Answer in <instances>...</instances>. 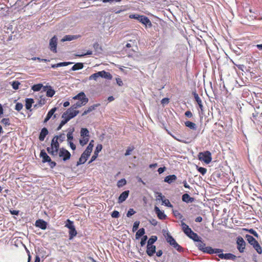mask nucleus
Here are the masks:
<instances>
[{
	"mask_svg": "<svg viewBox=\"0 0 262 262\" xmlns=\"http://www.w3.org/2000/svg\"><path fill=\"white\" fill-rule=\"evenodd\" d=\"M80 135L82 137L89 138V132L86 128H82L80 130Z\"/></svg>",
	"mask_w": 262,
	"mask_h": 262,
	"instance_id": "37",
	"label": "nucleus"
},
{
	"mask_svg": "<svg viewBox=\"0 0 262 262\" xmlns=\"http://www.w3.org/2000/svg\"><path fill=\"white\" fill-rule=\"evenodd\" d=\"M75 130L74 127H70L68 129V134H67V141L68 142L72 141L73 140V133Z\"/></svg>",
	"mask_w": 262,
	"mask_h": 262,
	"instance_id": "28",
	"label": "nucleus"
},
{
	"mask_svg": "<svg viewBox=\"0 0 262 262\" xmlns=\"http://www.w3.org/2000/svg\"><path fill=\"white\" fill-rule=\"evenodd\" d=\"M25 107L27 110H29L30 112L32 111L31 107L34 103V100L32 98H26V99Z\"/></svg>",
	"mask_w": 262,
	"mask_h": 262,
	"instance_id": "29",
	"label": "nucleus"
},
{
	"mask_svg": "<svg viewBox=\"0 0 262 262\" xmlns=\"http://www.w3.org/2000/svg\"><path fill=\"white\" fill-rule=\"evenodd\" d=\"M145 233V229L143 228H140L136 233V239H138L140 237L144 236Z\"/></svg>",
	"mask_w": 262,
	"mask_h": 262,
	"instance_id": "36",
	"label": "nucleus"
},
{
	"mask_svg": "<svg viewBox=\"0 0 262 262\" xmlns=\"http://www.w3.org/2000/svg\"><path fill=\"white\" fill-rule=\"evenodd\" d=\"M198 159L206 164H209L212 160L211 152L209 151L201 152L198 155Z\"/></svg>",
	"mask_w": 262,
	"mask_h": 262,
	"instance_id": "6",
	"label": "nucleus"
},
{
	"mask_svg": "<svg viewBox=\"0 0 262 262\" xmlns=\"http://www.w3.org/2000/svg\"><path fill=\"white\" fill-rule=\"evenodd\" d=\"M197 170L202 175L205 174L207 172V169L205 168L202 167L197 166Z\"/></svg>",
	"mask_w": 262,
	"mask_h": 262,
	"instance_id": "49",
	"label": "nucleus"
},
{
	"mask_svg": "<svg viewBox=\"0 0 262 262\" xmlns=\"http://www.w3.org/2000/svg\"><path fill=\"white\" fill-rule=\"evenodd\" d=\"M129 193V191L128 190L122 192L118 198V203L120 204L124 202L128 198Z\"/></svg>",
	"mask_w": 262,
	"mask_h": 262,
	"instance_id": "17",
	"label": "nucleus"
},
{
	"mask_svg": "<svg viewBox=\"0 0 262 262\" xmlns=\"http://www.w3.org/2000/svg\"><path fill=\"white\" fill-rule=\"evenodd\" d=\"M23 107V105L21 103L17 102L16 103L15 106V110L17 111H20Z\"/></svg>",
	"mask_w": 262,
	"mask_h": 262,
	"instance_id": "56",
	"label": "nucleus"
},
{
	"mask_svg": "<svg viewBox=\"0 0 262 262\" xmlns=\"http://www.w3.org/2000/svg\"><path fill=\"white\" fill-rule=\"evenodd\" d=\"M136 213V211H134V210L133 208H130L128 211H127V213L126 214V216L128 217H130L132 215Z\"/></svg>",
	"mask_w": 262,
	"mask_h": 262,
	"instance_id": "58",
	"label": "nucleus"
},
{
	"mask_svg": "<svg viewBox=\"0 0 262 262\" xmlns=\"http://www.w3.org/2000/svg\"><path fill=\"white\" fill-rule=\"evenodd\" d=\"M74 100H78L79 101H84V99L89 101V99L86 97L83 92H80L73 98Z\"/></svg>",
	"mask_w": 262,
	"mask_h": 262,
	"instance_id": "20",
	"label": "nucleus"
},
{
	"mask_svg": "<svg viewBox=\"0 0 262 262\" xmlns=\"http://www.w3.org/2000/svg\"><path fill=\"white\" fill-rule=\"evenodd\" d=\"M138 21L145 26L146 27L150 28L152 27V24L150 19L146 16L140 15Z\"/></svg>",
	"mask_w": 262,
	"mask_h": 262,
	"instance_id": "11",
	"label": "nucleus"
},
{
	"mask_svg": "<svg viewBox=\"0 0 262 262\" xmlns=\"http://www.w3.org/2000/svg\"><path fill=\"white\" fill-rule=\"evenodd\" d=\"M253 247L254 248V249L256 251V252L258 254H261L262 253L261 247V246H260L258 242L256 244H255L254 245H253Z\"/></svg>",
	"mask_w": 262,
	"mask_h": 262,
	"instance_id": "40",
	"label": "nucleus"
},
{
	"mask_svg": "<svg viewBox=\"0 0 262 262\" xmlns=\"http://www.w3.org/2000/svg\"><path fill=\"white\" fill-rule=\"evenodd\" d=\"M172 212H173V215L176 217L178 218L179 219H183V216L182 215V214L181 213H180L179 212V211H178V210H173Z\"/></svg>",
	"mask_w": 262,
	"mask_h": 262,
	"instance_id": "44",
	"label": "nucleus"
},
{
	"mask_svg": "<svg viewBox=\"0 0 262 262\" xmlns=\"http://www.w3.org/2000/svg\"><path fill=\"white\" fill-rule=\"evenodd\" d=\"M89 138L82 137V139H80L79 142L81 145L83 146L89 142Z\"/></svg>",
	"mask_w": 262,
	"mask_h": 262,
	"instance_id": "48",
	"label": "nucleus"
},
{
	"mask_svg": "<svg viewBox=\"0 0 262 262\" xmlns=\"http://www.w3.org/2000/svg\"><path fill=\"white\" fill-rule=\"evenodd\" d=\"M196 246L198 247L200 251H202L204 253L209 254H213L214 253L218 254L223 252V250L218 248H212L211 247L206 246V244L203 242H201L200 244H196Z\"/></svg>",
	"mask_w": 262,
	"mask_h": 262,
	"instance_id": "3",
	"label": "nucleus"
},
{
	"mask_svg": "<svg viewBox=\"0 0 262 262\" xmlns=\"http://www.w3.org/2000/svg\"><path fill=\"white\" fill-rule=\"evenodd\" d=\"M72 62L70 61H65V62H59L57 63V67H64V66H67L68 65L72 64Z\"/></svg>",
	"mask_w": 262,
	"mask_h": 262,
	"instance_id": "45",
	"label": "nucleus"
},
{
	"mask_svg": "<svg viewBox=\"0 0 262 262\" xmlns=\"http://www.w3.org/2000/svg\"><path fill=\"white\" fill-rule=\"evenodd\" d=\"M181 225L182 228V230L184 233L190 238L192 239L194 242H197L196 244H200L201 242H203L201 237H200L197 233L194 232L184 222L181 221Z\"/></svg>",
	"mask_w": 262,
	"mask_h": 262,
	"instance_id": "1",
	"label": "nucleus"
},
{
	"mask_svg": "<svg viewBox=\"0 0 262 262\" xmlns=\"http://www.w3.org/2000/svg\"><path fill=\"white\" fill-rule=\"evenodd\" d=\"M83 68V63L82 62L76 63L71 69L70 71H75L81 70Z\"/></svg>",
	"mask_w": 262,
	"mask_h": 262,
	"instance_id": "35",
	"label": "nucleus"
},
{
	"mask_svg": "<svg viewBox=\"0 0 262 262\" xmlns=\"http://www.w3.org/2000/svg\"><path fill=\"white\" fill-rule=\"evenodd\" d=\"M43 85L41 83H38L36 84H34L32 86V89L34 92H38L41 90V89L43 88Z\"/></svg>",
	"mask_w": 262,
	"mask_h": 262,
	"instance_id": "38",
	"label": "nucleus"
},
{
	"mask_svg": "<svg viewBox=\"0 0 262 262\" xmlns=\"http://www.w3.org/2000/svg\"><path fill=\"white\" fill-rule=\"evenodd\" d=\"M237 249L240 253H243L245 249L246 243L243 238L238 236L236 240Z\"/></svg>",
	"mask_w": 262,
	"mask_h": 262,
	"instance_id": "8",
	"label": "nucleus"
},
{
	"mask_svg": "<svg viewBox=\"0 0 262 262\" xmlns=\"http://www.w3.org/2000/svg\"><path fill=\"white\" fill-rule=\"evenodd\" d=\"M79 113V111H74L73 112H70V109H68L62 115L61 117L63 119L61 120L59 126L57 127V130H60L64 124H66L70 120L76 116Z\"/></svg>",
	"mask_w": 262,
	"mask_h": 262,
	"instance_id": "2",
	"label": "nucleus"
},
{
	"mask_svg": "<svg viewBox=\"0 0 262 262\" xmlns=\"http://www.w3.org/2000/svg\"><path fill=\"white\" fill-rule=\"evenodd\" d=\"M40 157L42 158V162L43 163H48L51 159L44 149L41 150Z\"/></svg>",
	"mask_w": 262,
	"mask_h": 262,
	"instance_id": "18",
	"label": "nucleus"
},
{
	"mask_svg": "<svg viewBox=\"0 0 262 262\" xmlns=\"http://www.w3.org/2000/svg\"><path fill=\"white\" fill-rule=\"evenodd\" d=\"M165 237L167 242L171 246L173 247L174 245L176 244L177 242L168 232H167L166 234L165 235Z\"/></svg>",
	"mask_w": 262,
	"mask_h": 262,
	"instance_id": "19",
	"label": "nucleus"
},
{
	"mask_svg": "<svg viewBox=\"0 0 262 262\" xmlns=\"http://www.w3.org/2000/svg\"><path fill=\"white\" fill-rule=\"evenodd\" d=\"M218 256L222 259H232L234 260L236 256L232 253H223L222 252L219 253Z\"/></svg>",
	"mask_w": 262,
	"mask_h": 262,
	"instance_id": "12",
	"label": "nucleus"
},
{
	"mask_svg": "<svg viewBox=\"0 0 262 262\" xmlns=\"http://www.w3.org/2000/svg\"><path fill=\"white\" fill-rule=\"evenodd\" d=\"M65 227L69 229V239H72L77 234V232L74 225V222L69 219L66 221Z\"/></svg>",
	"mask_w": 262,
	"mask_h": 262,
	"instance_id": "5",
	"label": "nucleus"
},
{
	"mask_svg": "<svg viewBox=\"0 0 262 262\" xmlns=\"http://www.w3.org/2000/svg\"><path fill=\"white\" fill-rule=\"evenodd\" d=\"M193 95L194 96V99L198 104L202 102L201 98L199 96V95L195 92H193Z\"/></svg>",
	"mask_w": 262,
	"mask_h": 262,
	"instance_id": "53",
	"label": "nucleus"
},
{
	"mask_svg": "<svg viewBox=\"0 0 262 262\" xmlns=\"http://www.w3.org/2000/svg\"><path fill=\"white\" fill-rule=\"evenodd\" d=\"M43 92L46 91V96L48 97H52L54 96L55 93V91L53 89L51 86H43L42 91Z\"/></svg>",
	"mask_w": 262,
	"mask_h": 262,
	"instance_id": "15",
	"label": "nucleus"
},
{
	"mask_svg": "<svg viewBox=\"0 0 262 262\" xmlns=\"http://www.w3.org/2000/svg\"><path fill=\"white\" fill-rule=\"evenodd\" d=\"M58 155L59 157L64 162L69 160L71 157V153L64 147L60 148L59 151L58 152Z\"/></svg>",
	"mask_w": 262,
	"mask_h": 262,
	"instance_id": "7",
	"label": "nucleus"
},
{
	"mask_svg": "<svg viewBox=\"0 0 262 262\" xmlns=\"http://www.w3.org/2000/svg\"><path fill=\"white\" fill-rule=\"evenodd\" d=\"M91 153L85 150L81 155L79 160L77 161L76 166H79L81 164H84L87 161Z\"/></svg>",
	"mask_w": 262,
	"mask_h": 262,
	"instance_id": "10",
	"label": "nucleus"
},
{
	"mask_svg": "<svg viewBox=\"0 0 262 262\" xmlns=\"http://www.w3.org/2000/svg\"><path fill=\"white\" fill-rule=\"evenodd\" d=\"M173 247L174 248L179 252H183L184 251V248L179 245L177 243L173 246Z\"/></svg>",
	"mask_w": 262,
	"mask_h": 262,
	"instance_id": "46",
	"label": "nucleus"
},
{
	"mask_svg": "<svg viewBox=\"0 0 262 262\" xmlns=\"http://www.w3.org/2000/svg\"><path fill=\"white\" fill-rule=\"evenodd\" d=\"M162 202L163 204H165V205L168 207H172L173 206L170 203V202L169 201V200L168 199H164L163 201H162Z\"/></svg>",
	"mask_w": 262,
	"mask_h": 262,
	"instance_id": "55",
	"label": "nucleus"
},
{
	"mask_svg": "<svg viewBox=\"0 0 262 262\" xmlns=\"http://www.w3.org/2000/svg\"><path fill=\"white\" fill-rule=\"evenodd\" d=\"M245 238L248 242L252 246L258 242L252 236L249 234H246Z\"/></svg>",
	"mask_w": 262,
	"mask_h": 262,
	"instance_id": "31",
	"label": "nucleus"
},
{
	"mask_svg": "<svg viewBox=\"0 0 262 262\" xmlns=\"http://www.w3.org/2000/svg\"><path fill=\"white\" fill-rule=\"evenodd\" d=\"M20 82H18V81H14L12 82L11 85H12L13 89L16 90L18 89L19 85H20Z\"/></svg>",
	"mask_w": 262,
	"mask_h": 262,
	"instance_id": "51",
	"label": "nucleus"
},
{
	"mask_svg": "<svg viewBox=\"0 0 262 262\" xmlns=\"http://www.w3.org/2000/svg\"><path fill=\"white\" fill-rule=\"evenodd\" d=\"M94 140H91L90 142L89 143L88 146H87L86 148L85 149V150L88 151L89 152L91 153L92 152V151L93 150V148L94 147Z\"/></svg>",
	"mask_w": 262,
	"mask_h": 262,
	"instance_id": "42",
	"label": "nucleus"
},
{
	"mask_svg": "<svg viewBox=\"0 0 262 262\" xmlns=\"http://www.w3.org/2000/svg\"><path fill=\"white\" fill-rule=\"evenodd\" d=\"M157 237L155 235L151 236L147 241V245H153V244L157 241Z\"/></svg>",
	"mask_w": 262,
	"mask_h": 262,
	"instance_id": "39",
	"label": "nucleus"
},
{
	"mask_svg": "<svg viewBox=\"0 0 262 262\" xmlns=\"http://www.w3.org/2000/svg\"><path fill=\"white\" fill-rule=\"evenodd\" d=\"M182 201L186 203H192L194 201V198L190 196L188 193H184L182 196Z\"/></svg>",
	"mask_w": 262,
	"mask_h": 262,
	"instance_id": "24",
	"label": "nucleus"
},
{
	"mask_svg": "<svg viewBox=\"0 0 262 262\" xmlns=\"http://www.w3.org/2000/svg\"><path fill=\"white\" fill-rule=\"evenodd\" d=\"M87 103V100L84 99V101H78L76 103L73 104L70 108V112H73L74 111H76L75 109L79 108L82 106L85 105Z\"/></svg>",
	"mask_w": 262,
	"mask_h": 262,
	"instance_id": "14",
	"label": "nucleus"
},
{
	"mask_svg": "<svg viewBox=\"0 0 262 262\" xmlns=\"http://www.w3.org/2000/svg\"><path fill=\"white\" fill-rule=\"evenodd\" d=\"M58 38L56 36L54 35L49 42V49L54 53H57V45Z\"/></svg>",
	"mask_w": 262,
	"mask_h": 262,
	"instance_id": "9",
	"label": "nucleus"
},
{
	"mask_svg": "<svg viewBox=\"0 0 262 262\" xmlns=\"http://www.w3.org/2000/svg\"><path fill=\"white\" fill-rule=\"evenodd\" d=\"M177 179V177L174 174L168 175L165 177L164 182L168 184H171L175 181Z\"/></svg>",
	"mask_w": 262,
	"mask_h": 262,
	"instance_id": "27",
	"label": "nucleus"
},
{
	"mask_svg": "<svg viewBox=\"0 0 262 262\" xmlns=\"http://www.w3.org/2000/svg\"><path fill=\"white\" fill-rule=\"evenodd\" d=\"M134 149V147L133 146H128L125 151V156H127L130 155L131 152Z\"/></svg>",
	"mask_w": 262,
	"mask_h": 262,
	"instance_id": "52",
	"label": "nucleus"
},
{
	"mask_svg": "<svg viewBox=\"0 0 262 262\" xmlns=\"http://www.w3.org/2000/svg\"><path fill=\"white\" fill-rule=\"evenodd\" d=\"M247 231H248L250 234L253 235L254 236L258 237V234L256 232V231L254 230L253 229H246Z\"/></svg>",
	"mask_w": 262,
	"mask_h": 262,
	"instance_id": "57",
	"label": "nucleus"
},
{
	"mask_svg": "<svg viewBox=\"0 0 262 262\" xmlns=\"http://www.w3.org/2000/svg\"><path fill=\"white\" fill-rule=\"evenodd\" d=\"M54 137L57 138V140H59V142L61 143L65 140L66 135L64 133H61L59 135H56Z\"/></svg>",
	"mask_w": 262,
	"mask_h": 262,
	"instance_id": "41",
	"label": "nucleus"
},
{
	"mask_svg": "<svg viewBox=\"0 0 262 262\" xmlns=\"http://www.w3.org/2000/svg\"><path fill=\"white\" fill-rule=\"evenodd\" d=\"M79 37V35H66L61 39V41L64 42L66 41H71L74 39H77Z\"/></svg>",
	"mask_w": 262,
	"mask_h": 262,
	"instance_id": "30",
	"label": "nucleus"
},
{
	"mask_svg": "<svg viewBox=\"0 0 262 262\" xmlns=\"http://www.w3.org/2000/svg\"><path fill=\"white\" fill-rule=\"evenodd\" d=\"M140 223V221H135L134 222L132 229L133 232H135L138 230V229L139 228Z\"/></svg>",
	"mask_w": 262,
	"mask_h": 262,
	"instance_id": "47",
	"label": "nucleus"
},
{
	"mask_svg": "<svg viewBox=\"0 0 262 262\" xmlns=\"http://www.w3.org/2000/svg\"><path fill=\"white\" fill-rule=\"evenodd\" d=\"M100 73L101 74V78L108 80H111L112 79V76L109 72L103 70L100 71Z\"/></svg>",
	"mask_w": 262,
	"mask_h": 262,
	"instance_id": "33",
	"label": "nucleus"
},
{
	"mask_svg": "<svg viewBox=\"0 0 262 262\" xmlns=\"http://www.w3.org/2000/svg\"><path fill=\"white\" fill-rule=\"evenodd\" d=\"M56 110H57V107H54L48 112L45 119H44V121H43L44 123H47L51 118V117L53 116V115H54L55 112L56 111Z\"/></svg>",
	"mask_w": 262,
	"mask_h": 262,
	"instance_id": "22",
	"label": "nucleus"
},
{
	"mask_svg": "<svg viewBox=\"0 0 262 262\" xmlns=\"http://www.w3.org/2000/svg\"><path fill=\"white\" fill-rule=\"evenodd\" d=\"M100 105V103L94 104L93 105L90 106L87 110H85L82 113V116H84L88 113L91 112L93 110H95L97 107Z\"/></svg>",
	"mask_w": 262,
	"mask_h": 262,
	"instance_id": "26",
	"label": "nucleus"
},
{
	"mask_svg": "<svg viewBox=\"0 0 262 262\" xmlns=\"http://www.w3.org/2000/svg\"><path fill=\"white\" fill-rule=\"evenodd\" d=\"M119 215L120 214L119 211L117 210H114L111 213V216L113 218H118L119 217Z\"/></svg>",
	"mask_w": 262,
	"mask_h": 262,
	"instance_id": "59",
	"label": "nucleus"
},
{
	"mask_svg": "<svg viewBox=\"0 0 262 262\" xmlns=\"http://www.w3.org/2000/svg\"><path fill=\"white\" fill-rule=\"evenodd\" d=\"M116 80L117 83L118 84L119 86L123 85V81L120 78H119V77L117 78L116 79Z\"/></svg>",
	"mask_w": 262,
	"mask_h": 262,
	"instance_id": "63",
	"label": "nucleus"
},
{
	"mask_svg": "<svg viewBox=\"0 0 262 262\" xmlns=\"http://www.w3.org/2000/svg\"><path fill=\"white\" fill-rule=\"evenodd\" d=\"M102 149V145L101 144H99L96 146L94 153L93 155L92 156V160H95L96 159V158L98 156L99 152L101 151Z\"/></svg>",
	"mask_w": 262,
	"mask_h": 262,
	"instance_id": "25",
	"label": "nucleus"
},
{
	"mask_svg": "<svg viewBox=\"0 0 262 262\" xmlns=\"http://www.w3.org/2000/svg\"><path fill=\"white\" fill-rule=\"evenodd\" d=\"M126 184V181L125 179H122L117 182V186L119 188L122 187Z\"/></svg>",
	"mask_w": 262,
	"mask_h": 262,
	"instance_id": "43",
	"label": "nucleus"
},
{
	"mask_svg": "<svg viewBox=\"0 0 262 262\" xmlns=\"http://www.w3.org/2000/svg\"><path fill=\"white\" fill-rule=\"evenodd\" d=\"M99 78H101V74L100 71L95 73L92 74L89 78L90 80H94L97 81Z\"/></svg>",
	"mask_w": 262,
	"mask_h": 262,
	"instance_id": "34",
	"label": "nucleus"
},
{
	"mask_svg": "<svg viewBox=\"0 0 262 262\" xmlns=\"http://www.w3.org/2000/svg\"><path fill=\"white\" fill-rule=\"evenodd\" d=\"M48 134H49V131H48V129L46 127L42 128L41 129V131L39 133V140L40 141H43L45 140L46 136L47 135H48Z\"/></svg>",
	"mask_w": 262,
	"mask_h": 262,
	"instance_id": "21",
	"label": "nucleus"
},
{
	"mask_svg": "<svg viewBox=\"0 0 262 262\" xmlns=\"http://www.w3.org/2000/svg\"><path fill=\"white\" fill-rule=\"evenodd\" d=\"M146 253L149 256H152L156 253V247L154 245H147Z\"/></svg>",
	"mask_w": 262,
	"mask_h": 262,
	"instance_id": "23",
	"label": "nucleus"
},
{
	"mask_svg": "<svg viewBox=\"0 0 262 262\" xmlns=\"http://www.w3.org/2000/svg\"><path fill=\"white\" fill-rule=\"evenodd\" d=\"M60 148V144L57 138L54 137L51 141V146L47 148V151L52 157H55L58 156Z\"/></svg>",
	"mask_w": 262,
	"mask_h": 262,
	"instance_id": "4",
	"label": "nucleus"
},
{
	"mask_svg": "<svg viewBox=\"0 0 262 262\" xmlns=\"http://www.w3.org/2000/svg\"><path fill=\"white\" fill-rule=\"evenodd\" d=\"M48 223L42 219H38L36 221L35 226L42 230H45L47 228Z\"/></svg>",
	"mask_w": 262,
	"mask_h": 262,
	"instance_id": "13",
	"label": "nucleus"
},
{
	"mask_svg": "<svg viewBox=\"0 0 262 262\" xmlns=\"http://www.w3.org/2000/svg\"><path fill=\"white\" fill-rule=\"evenodd\" d=\"M1 123L4 124L5 126H9L10 124L9 118H3L1 120Z\"/></svg>",
	"mask_w": 262,
	"mask_h": 262,
	"instance_id": "54",
	"label": "nucleus"
},
{
	"mask_svg": "<svg viewBox=\"0 0 262 262\" xmlns=\"http://www.w3.org/2000/svg\"><path fill=\"white\" fill-rule=\"evenodd\" d=\"M48 163L51 168H53L56 165V163L55 161H52L51 159Z\"/></svg>",
	"mask_w": 262,
	"mask_h": 262,
	"instance_id": "60",
	"label": "nucleus"
},
{
	"mask_svg": "<svg viewBox=\"0 0 262 262\" xmlns=\"http://www.w3.org/2000/svg\"><path fill=\"white\" fill-rule=\"evenodd\" d=\"M147 239H148V237L147 235H144L142 237L141 240L140 242V245H141V247H143L145 245Z\"/></svg>",
	"mask_w": 262,
	"mask_h": 262,
	"instance_id": "50",
	"label": "nucleus"
},
{
	"mask_svg": "<svg viewBox=\"0 0 262 262\" xmlns=\"http://www.w3.org/2000/svg\"><path fill=\"white\" fill-rule=\"evenodd\" d=\"M169 102V99L168 98H164L162 99L161 102L162 104H168Z\"/></svg>",
	"mask_w": 262,
	"mask_h": 262,
	"instance_id": "62",
	"label": "nucleus"
},
{
	"mask_svg": "<svg viewBox=\"0 0 262 262\" xmlns=\"http://www.w3.org/2000/svg\"><path fill=\"white\" fill-rule=\"evenodd\" d=\"M93 48L96 50H98L99 49L101 50V47L99 46V43L98 42H95L93 44Z\"/></svg>",
	"mask_w": 262,
	"mask_h": 262,
	"instance_id": "64",
	"label": "nucleus"
},
{
	"mask_svg": "<svg viewBox=\"0 0 262 262\" xmlns=\"http://www.w3.org/2000/svg\"><path fill=\"white\" fill-rule=\"evenodd\" d=\"M92 54V51L90 50H88L86 53L80 54V55H77V56L79 57H83L86 55H90Z\"/></svg>",
	"mask_w": 262,
	"mask_h": 262,
	"instance_id": "61",
	"label": "nucleus"
},
{
	"mask_svg": "<svg viewBox=\"0 0 262 262\" xmlns=\"http://www.w3.org/2000/svg\"><path fill=\"white\" fill-rule=\"evenodd\" d=\"M155 211L160 220H165L167 217L166 215L164 213L163 211H161L157 206L155 207Z\"/></svg>",
	"mask_w": 262,
	"mask_h": 262,
	"instance_id": "16",
	"label": "nucleus"
},
{
	"mask_svg": "<svg viewBox=\"0 0 262 262\" xmlns=\"http://www.w3.org/2000/svg\"><path fill=\"white\" fill-rule=\"evenodd\" d=\"M185 125L186 127L193 130H196L197 128L196 125L194 123L189 121L185 122Z\"/></svg>",
	"mask_w": 262,
	"mask_h": 262,
	"instance_id": "32",
	"label": "nucleus"
}]
</instances>
